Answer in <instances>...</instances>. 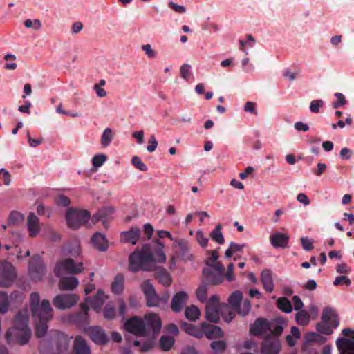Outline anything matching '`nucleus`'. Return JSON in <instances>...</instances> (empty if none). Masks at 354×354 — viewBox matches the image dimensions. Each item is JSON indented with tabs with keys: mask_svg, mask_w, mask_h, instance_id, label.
<instances>
[{
	"mask_svg": "<svg viewBox=\"0 0 354 354\" xmlns=\"http://www.w3.org/2000/svg\"><path fill=\"white\" fill-rule=\"evenodd\" d=\"M165 245H142L129 257V270L136 273L138 271L150 272L155 270L158 263H165L166 255L163 252Z\"/></svg>",
	"mask_w": 354,
	"mask_h": 354,
	"instance_id": "obj_1",
	"label": "nucleus"
},
{
	"mask_svg": "<svg viewBox=\"0 0 354 354\" xmlns=\"http://www.w3.org/2000/svg\"><path fill=\"white\" fill-rule=\"evenodd\" d=\"M30 306L32 318L35 322V334L38 337H44L48 330V322L53 317V309L50 301L44 299L40 304L38 292L30 294Z\"/></svg>",
	"mask_w": 354,
	"mask_h": 354,
	"instance_id": "obj_2",
	"label": "nucleus"
},
{
	"mask_svg": "<svg viewBox=\"0 0 354 354\" xmlns=\"http://www.w3.org/2000/svg\"><path fill=\"white\" fill-rule=\"evenodd\" d=\"M126 330L138 337H145L151 334L156 335L160 331L162 322L156 314L146 315L145 320L134 316L129 319L124 324Z\"/></svg>",
	"mask_w": 354,
	"mask_h": 354,
	"instance_id": "obj_3",
	"label": "nucleus"
},
{
	"mask_svg": "<svg viewBox=\"0 0 354 354\" xmlns=\"http://www.w3.org/2000/svg\"><path fill=\"white\" fill-rule=\"evenodd\" d=\"M339 326V320L335 311L330 308H325L322 312L321 322H319L316 328L317 330L324 335L333 333V328Z\"/></svg>",
	"mask_w": 354,
	"mask_h": 354,
	"instance_id": "obj_4",
	"label": "nucleus"
},
{
	"mask_svg": "<svg viewBox=\"0 0 354 354\" xmlns=\"http://www.w3.org/2000/svg\"><path fill=\"white\" fill-rule=\"evenodd\" d=\"M90 217V213L86 210L69 208L66 213L67 226L72 230H77L85 225Z\"/></svg>",
	"mask_w": 354,
	"mask_h": 354,
	"instance_id": "obj_5",
	"label": "nucleus"
},
{
	"mask_svg": "<svg viewBox=\"0 0 354 354\" xmlns=\"http://www.w3.org/2000/svg\"><path fill=\"white\" fill-rule=\"evenodd\" d=\"M83 270L82 263L76 264L73 259H66L57 262L54 268L55 274L60 277L65 272L77 274Z\"/></svg>",
	"mask_w": 354,
	"mask_h": 354,
	"instance_id": "obj_6",
	"label": "nucleus"
},
{
	"mask_svg": "<svg viewBox=\"0 0 354 354\" xmlns=\"http://www.w3.org/2000/svg\"><path fill=\"white\" fill-rule=\"evenodd\" d=\"M142 290L146 298V304L147 306H158L160 301L167 302L169 299V295H167L164 298L160 297L149 280H146L142 283Z\"/></svg>",
	"mask_w": 354,
	"mask_h": 354,
	"instance_id": "obj_7",
	"label": "nucleus"
},
{
	"mask_svg": "<svg viewBox=\"0 0 354 354\" xmlns=\"http://www.w3.org/2000/svg\"><path fill=\"white\" fill-rule=\"evenodd\" d=\"M344 336L348 337L353 334L350 339L338 338L336 345L340 354H354V330L349 328H344L342 331Z\"/></svg>",
	"mask_w": 354,
	"mask_h": 354,
	"instance_id": "obj_8",
	"label": "nucleus"
},
{
	"mask_svg": "<svg viewBox=\"0 0 354 354\" xmlns=\"http://www.w3.org/2000/svg\"><path fill=\"white\" fill-rule=\"evenodd\" d=\"M28 272L32 281H41L46 274V268L39 255L32 257L29 262Z\"/></svg>",
	"mask_w": 354,
	"mask_h": 354,
	"instance_id": "obj_9",
	"label": "nucleus"
},
{
	"mask_svg": "<svg viewBox=\"0 0 354 354\" xmlns=\"http://www.w3.org/2000/svg\"><path fill=\"white\" fill-rule=\"evenodd\" d=\"M88 310L89 308L86 304H81L80 310L71 314L68 317V321L85 330L90 322L88 315Z\"/></svg>",
	"mask_w": 354,
	"mask_h": 354,
	"instance_id": "obj_10",
	"label": "nucleus"
},
{
	"mask_svg": "<svg viewBox=\"0 0 354 354\" xmlns=\"http://www.w3.org/2000/svg\"><path fill=\"white\" fill-rule=\"evenodd\" d=\"M15 277V268L11 263L7 261L0 263V286L3 287L10 286Z\"/></svg>",
	"mask_w": 354,
	"mask_h": 354,
	"instance_id": "obj_11",
	"label": "nucleus"
},
{
	"mask_svg": "<svg viewBox=\"0 0 354 354\" xmlns=\"http://www.w3.org/2000/svg\"><path fill=\"white\" fill-rule=\"evenodd\" d=\"M79 300V297L73 293L60 294L53 300V305L57 309H68L75 306Z\"/></svg>",
	"mask_w": 354,
	"mask_h": 354,
	"instance_id": "obj_12",
	"label": "nucleus"
},
{
	"mask_svg": "<svg viewBox=\"0 0 354 354\" xmlns=\"http://www.w3.org/2000/svg\"><path fill=\"white\" fill-rule=\"evenodd\" d=\"M55 350L48 351L45 346L41 347V354H59L66 349L68 346V339L66 335L61 333H56L51 340Z\"/></svg>",
	"mask_w": 354,
	"mask_h": 354,
	"instance_id": "obj_13",
	"label": "nucleus"
},
{
	"mask_svg": "<svg viewBox=\"0 0 354 354\" xmlns=\"http://www.w3.org/2000/svg\"><path fill=\"white\" fill-rule=\"evenodd\" d=\"M85 333L93 342L98 345L106 344L109 340L105 330L100 326L87 327L85 329Z\"/></svg>",
	"mask_w": 354,
	"mask_h": 354,
	"instance_id": "obj_14",
	"label": "nucleus"
},
{
	"mask_svg": "<svg viewBox=\"0 0 354 354\" xmlns=\"http://www.w3.org/2000/svg\"><path fill=\"white\" fill-rule=\"evenodd\" d=\"M281 351V343L278 338L270 335H267L261 345V354H279Z\"/></svg>",
	"mask_w": 354,
	"mask_h": 354,
	"instance_id": "obj_15",
	"label": "nucleus"
},
{
	"mask_svg": "<svg viewBox=\"0 0 354 354\" xmlns=\"http://www.w3.org/2000/svg\"><path fill=\"white\" fill-rule=\"evenodd\" d=\"M223 272L224 268L221 270L205 268L203 270V274L205 277L204 282L208 286L219 284L223 280Z\"/></svg>",
	"mask_w": 354,
	"mask_h": 354,
	"instance_id": "obj_16",
	"label": "nucleus"
},
{
	"mask_svg": "<svg viewBox=\"0 0 354 354\" xmlns=\"http://www.w3.org/2000/svg\"><path fill=\"white\" fill-rule=\"evenodd\" d=\"M30 329L28 328V317L21 312H19L15 318L13 327L9 328L6 334V338L10 340V337L17 330Z\"/></svg>",
	"mask_w": 354,
	"mask_h": 354,
	"instance_id": "obj_17",
	"label": "nucleus"
},
{
	"mask_svg": "<svg viewBox=\"0 0 354 354\" xmlns=\"http://www.w3.org/2000/svg\"><path fill=\"white\" fill-rule=\"evenodd\" d=\"M271 330V324L266 319L257 318L250 328V333L254 336H261Z\"/></svg>",
	"mask_w": 354,
	"mask_h": 354,
	"instance_id": "obj_18",
	"label": "nucleus"
},
{
	"mask_svg": "<svg viewBox=\"0 0 354 354\" xmlns=\"http://www.w3.org/2000/svg\"><path fill=\"white\" fill-rule=\"evenodd\" d=\"M203 335H205L208 339H215L224 337V333L221 327L203 322L201 324Z\"/></svg>",
	"mask_w": 354,
	"mask_h": 354,
	"instance_id": "obj_19",
	"label": "nucleus"
},
{
	"mask_svg": "<svg viewBox=\"0 0 354 354\" xmlns=\"http://www.w3.org/2000/svg\"><path fill=\"white\" fill-rule=\"evenodd\" d=\"M188 299L187 294L184 291L176 292L171 300V308L175 313H178L182 310L184 305Z\"/></svg>",
	"mask_w": 354,
	"mask_h": 354,
	"instance_id": "obj_20",
	"label": "nucleus"
},
{
	"mask_svg": "<svg viewBox=\"0 0 354 354\" xmlns=\"http://www.w3.org/2000/svg\"><path fill=\"white\" fill-rule=\"evenodd\" d=\"M141 236V231L138 227H132L129 231L121 232V241L124 243H136Z\"/></svg>",
	"mask_w": 354,
	"mask_h": 354,
	"instance_id": "obj_21",
	"label": "nucleus"
},
{
	"mask_svg": "<svg viewBox=\"0 0 354 354\" xmlns=\"http://www.w3.org/2000/svg\"><path fill=\"white\" fill-rule=\"evenodd\" d=\"M27 228L30 237L37 236L40 232L39 218L35 213H29L27 217Z\"/></svg>",
	"mask_w": 354,
	"mask_h": 354,
	"instance_id": "obj_22",
	"label": "nucleus"
},
{
	"mask_svg": "<svg viewBox=\"0 0 354 354\" xmlns=\"http://www.w3.org/2000/svg\"><path fill=\"white\" fill-rule=\"evenodd\" d=\"M223 311L222 306H216L210 304H206L205 306V317L212 323H218L220 317L219 314Z\"/></svg>",
	"mask_w": 354,
	"mask_h": 354,
	"instance_id": "obj_23",
	"label": "nucleus"
},
{
	"mask_svg": "<svg viewBox=\"0 0 354 354\" xmlns=\"http://www.w3.org/2000/svg\"><path fill=\"white\" fill-rule=\"evenodd\" d=\"M155 279L165 286H169L172 282V279L169 272L162 267L155 268Z\"/></svg>",
	"mask_w": 354,
	"mask_h": 354,
	"instance_id": "obj_24",
	"label": "nucleus"
},
{
	"mask_svg": "<svg viewBox=\"0 0 354 354\" xmlns=\"http://www.w3.org/2000/svg\"><path fill=\"white\" fill-rule=\"evenodd\" d=\"M73 354H91V349L87 342L80 336H77L75 339Z\"/></svg>",
	"mask_w": 354,
	"mask_h": 354,
	"instance_id": "obj_25",
	"label": "nucleus"
},
{
	"mask_svg": "<svg viewBox=\"0 0 354 354\" xmlns=\"http://www.w3.org/2000/svg\"><path fill=\"white\" fill-rule=\"evenodd\" d=\"M261 281L266 292H271L273 291L274 283L272 272L270 270L265 269L262 271L261 274Z\"/></svg>",
	"mask_w": 354,
	"mask_h": 354,
	"instance_id": "obj_26",
	"label": "nucleus"
},
{
	"mask_svg": "<svg viewBox=\"0 0 354 354\" xmlns=\"http://www.w3.org/2000/svg\"><path fill=\"white\" fill-rule=\"evenodd\" d=\"M105 295L101 290H97V294L92 299L88 297L86 299V301L89 302L91 307L96 311H98L102 306L105 301Z\"/></svg>",
	"mask_w": 354,
	"mask_h": 354,
	"instance_id": "obj_27",
	"label": "nucleus"
},
{
	"mask_svg": "<svg viewBox=\"0 0 354 354\" xmlns=\"http://www.w3.org/2000/svg\"><path fill=\"white\" fill-rule=\"evenodd\" d=\"M78 284V279L75 277H62L59 283V287L60 290H73Z\"/></svg>",
	"mask_w": 354,
	"mask_h": 354,
	"instance_id": "obj_28",
	"label": "nucleus"
},
{
	"mask_svg": "<svg viewBox=\"0 0 354 354\" xmlns=\"http://www.w3.org/2000/svg\"><path fill=\"white\" fill-rule=\"evenodd\" d=\"M124 277L122 273H118L111 283V290L115 295H121L124 291Z\"/></svg>",
	"mask_w": 354,
	"mask_h": 354,
	"instance_id": "obj_29",
	"label": "nucleus"
},
{
	"mask_svg": "<svg viewBox=\"0 0 354 354\" xmlns=\"http://www.w3.org/2000/svg\"><path fill=\"white\" fill-rule=\"evenodd\" d=\"M12 335L16 336L17 340L21 345L27 344L31 337L30 329L17 330Z\"/></svg>",
	"mask_w": 354,
	"mask_h": 354,
	"instance_id": "obj_30",
	"label": "nucleus"
},
{
	"mask_svg": "<svg viewBox=\"0 0 354 354\" xmlns=\"http://www.w3.org/2000/svg\"><path fill=\"white\" fill-rule=\"evenodd\" d=\"M182 328L189 335L197 338L203 337L202 328H199L192 324L183 322L181 325Z\"/></svg>",
	"mask_w": 354,
	"mask_h": 354,
	"instance_id": "obj_31",
	"label": "nucleus"
},
{
	"mask_svg": "<svg viewBox=\"0 0 354 354\" xmlns=\"http://www.w3.org/2000/svg\"><path fill=\"white\" fill-rule=\"evenodd\" d=\"M113 208L111 207H104L100 209L93 216V221L96 223L100 220H103L113 213Z\"/></svg>",
	"mask_w": 354,
	"mask_h": 354,
	"instance_id": "obj_32",
	"label": "nucleus"
},
{
	"mask_svg": "<svg viewBox=\"0 0 354 354\" xmlns=\"http://www.w3.org/2000/svg\"><path fill=\"white\" fill-rule=\"evenodd\" d=\"M218 258V253L216 250L211 252V256L207 259L206 263L209 266L208 268H214V270H221L223 268L222 264L217 261Z\"/></svg>",
	"mask_w": 354,
	"mask_h": 354,
	"instance_id": "obj_33",
	"label": "nucleus"
},
{
	"mask_svg": "<svg viewBox=\"0 0 354 354\" xmlns=\"http://www.w3.org/2000/svg\"><path fill=\"white\" fill-rule=\"evenodd\" d=\"M243 299V294L241 292L237 290L232 292L229 297L228 301L230 304L234 308L238 309L241 304Z\"/></svg>",
	"mask_w": 354,
	"mask_h": 354,
	"instance_id": "obj_34",
	"label": "nucleus"
},
{
	"mask_svg": "<svg viewBox=\"0 0 354 354\" xmlns=\"http://www.w3.org/2000/svg\"><path fill=\"white\" fill-rule=\"evenodd\" d=\"M277 306L281 311L289 313L292 310L290 301L286 297H280L277 301Z\"/></svg>",
	"mask_w": 354,
	"mask_h": 354,
	"instance_id": "obj_35",
	"label": "nucleus"
},
{
	"mask_svg": "<svg viewBox=\"0 0 354 354\" xmlns=\"http://www.w3.org/2000/svg\"><path fill=\"white\" fill-rule=\"evenodd\" d=\"M185 315L187 319L195 321L198 318L200 315V310L198 307L192 305L185 308Z\"/></svg>",
	"mask_w": 354,
	"mask_h": 354,
	"instance_id": "obj_36",
	"label": "nucleus"
},
{
	"mask_svg": "<svg viewBox=\"0 0 354 354\" xmlns=\"http://www.w3.org/2000/svg\"><path fill=\"white\" fill-rule=\"evenodd\" d=\"M174 337L164 335L160 339V347L164 351H169L174 344Z\"/></svg>",
	"mask_w": 354,
	"mask_h": 354,
	"instance_id": "obj_37",
	"label": "nucleus"
},
{
	"mask_svg": "<svg viewBox=\"0 0 354 354\" xmlns=\"http://www.w3.org/2000/svg\"><path fill=\"white\" fill-rule=\"evenodd\" d=\"M221 225L218 224L215 227V228L209 234L212 241L216 242L217 243H224V237L223 233L221 232Z\"/></svg>",
	"mask_w": 354,
	"mask_h": 354,
	"instance_id": "obj_38",
	"label": "nucleus"
},
{
	"mask_svg": "<svg viewBox=\"0 0 354 354\" xmlns=\"http://www.w3.org/2000/svg\"><path fill=\"white\" fill-rule=\"evenodd\" d=\"M289 241V236L287 234L275 233L270 236V243H287Z\"/></svg>",
	"mask_w": 354,
	"mask_h": 354,
	"instance_id": "obj_39",
	"label": "nucleus"
},
{
	"mask_svg": "<svg viewBox=\"0 0 354 354\" xmlns=\"http://www.w3.org/2000/svg\"><path fill=\"white\" fill-rule=\"evenodd\" d=\"M113 138V131L110 128H106L104 130L101 137V144L103 147L109 146Z\"/></svg>",
	"mask_w": 354,
	"mask_h": 354,
	"instance_id": "obj_40",
	"label": "nucleus"
},
{
	"mask_svg": "<svg viewBox=\"0 0 354 354\" xmlns=\"http://www.w3.org/2000/svg\"><path fill=\"white\" fill-rule=\"evenodd\" d=\"M304 337L307 342H317L319 344H324L326 341V337L313 332L306 333Z\"/></svg>",
	"mask_w": 354,
	"mask_h": 354,
	"instance_id": "obj_41",
	"label": "nucleus"
},
{
	"mask_svg": "<svg viewBox=\"0 0 354 354\" xmlns=\"http://www.w3.org/2000/svg\"><path fill=\"white\" fill-rule=\"evenodd\" d=\"M310 315L306 310H301L296 315V322L298 324L306 326L308 324Z\"/></svg>",
	"mask_w": 354,
	"mask_h": 354,
	"instance_id": "obj_42",
	"label": "nucleus"
},
{
	"mask_svg": "<svg viewBox=\"0 0 354 354\" xmlns=\"http://www.w3.org/2000/svg\"><path fill=\"white\" fill-rule=\"evenodd\" d=\"M207 286L208 285L203 281V283L196 290V297L202 303H204L207 301Z\"/></svg>",
	"mask_w": 354,
	"mask_h": 354,
	"instance_id": "obj_43",
	"label": "nucleus"
},
{
	"mask_svg": "<svg viewBox=\"0 0 354 354\" xmlns=\"http://www.w3.org/2000/svg\"><path fill=\"white\" fill-rule=\"evenodd\" d=\"M133 345L137 347H140V351L141 352H147L151 350L153 346V342L152 340L147 339L141 343L138 340H135L133 342Z\"/></svg>",
	"mask_w": 354,
	"mask_h": 354,
	"instance_id": "obj_44",
	"label": "nucleus"
},
{
	"mask_svg": "<svg viewBox=\"0 0 354 354\" xmlns=\"http://www.w3.org/2000/svg\"><path fill=\"white\" fill-rule=\"evenodd\" d=\"M8 297L6 292H0V313L4 314L8 310Z\"/></svg>",
	"mask_w": 354,
	"mask_h": 354,
	"instance_id": "obj_45",
	"label": "nucleus"
},
{
	"mask_svg": "<svg viewBox=\"0 0 354 354\" xmlns=\"http://www.w3.org/2000/svg\"><path fill=\"white\" fill-rule=\"evenodd\" d=\"M24 220V215L17 211H13L9 216V223L12 225H18Z\"/></svg>",
	"mask_w": 354,
	"mask_h": 354,
	"instance_id": "obj_46",
	"label": "nucleus"
},
{
	"mask_svg": "<svg viewBox=\"0 0 354 354\" xmlns=\"http://www.w3.org/2000/svg\"><path fill=\"white\" fill-rule=\"evenodd\" d=\"M107 156L105 154H97L92 158V164L95 167H100L106 161Z\"/></svg>",
	"mask_w": 354,
	"mask_h": 354,
	"instance_id": "obj_47",
	"label": "nucleus"
},
{
	"mask_svg": "<svg viewBox=\"0 0 354 354\" xmlns=\"http://www.w3.org/2000/svg\"><path fill=\"white\" fill-rule=\"evenodd\" d=\"M210 346L216 352H224L226 349L227 344L223 340L213 341L210 344Z\"/></svg>",
	"mask_w": 354,
	"mask_h": 354,
	"instance_id": "obj_48",
	"label": "nucleus"
},
{
	"mask_svg": "<svg viewBox=\"0 0 354 354\" xmlns=\"http://www.w3.org/2000/svg\"><path fill=\"white\" fill-rule=\"evenodd\" d=\"M221 315L225 322H231L235 316V313L234 311L230 309V308L227 305L223 306V311L221 312Z\"/></svg>",
	"mask_w": 354,
	"mask_h": 354,
	"instance_id": "obj_49",
	"label": "nucleus"
},
{
	"mask_svg": "<svg viewBox=\"0 0 354 354\" xmlns=\"http://www.w3.org/2000/svg\"><path fill=\"white\" fill-rule=\"evenodd\" d=\"M104 317L108 319H112L115 317V310L113 306L106 304L103 310Z\"/></svg>",
	"mask_w": 354,
	"mask_h": 354,
	"instance_id": "obj_50",
	"label": "nucleus"
},
{
	"mask_svg": "<svg viewBox=\"0 0 354 354\" xmlns=\"http://www.w3.org/2000/svg\"><path fill=\"white\" fill-rule=\"evenodd\" d=\"M131 162L133 166L142 171H147V166L141 160V159L138 156H133Z\"/></svg>",
	"mask_w": 354,
	"mask_h": 354,
	"instance_id": "obj_51",
	"label": "nucleus"
},
{
	"mask_svg": "<svg viewBox=\"0 0 354 354\" xmlns=\"http://www.w3.org/2000/svg\"><path fill=\"white\" fill-rule=\"evenodd\" d=\"M91 243H108L106 236L100 232L95 233L91 237Z\"/></svg>",
	"mask_w": 354,
	"mask_h": 354,
	"instance_id": "obj_52",
	"label": "nucleus"
},
{
	"mask_svg": "<svg viewBox=\"0 0 354 354\" xmlns=\"http://www.w3.org/2000/svg\"><path fill=\"white\" fill-rule=\"evenodd\" d=\"M0 179H1L3 183L7 186L10 185L12 180L10 174L5 169H0Z\"/></svg>",
	"mask_w": 354,
	"mask_h": 354,
	"instance_id": "obj_53",
	"label": "nucleus"
},
{
	"mask_svg": "<svg viewBox=\"0 0 354 354\" xmlns=\"http://www.w3.org/2000/svg\"><path fill=\"white\" fill-rule=\"evenodd\" d=\"M335 96L337 98V100L333 103V106L334 109H338L346 104L345 96L342 93H336Z\"/></svg>",
	"mask_w": 354,
	"mask_h": 354,
	"instance_id": "obj_54",
	"label": "nucleus"
},
{
	"mask_svg": "<svg viewBox=\"0 0 354 354\" xmlns=\"http://www.w3.org/2000/svg\"><path fill=\"white\" fill-rule=\"evenodd\" d=\"M250 308H251L250 301L248 299H245V300H244L242 306L241 307L239 306V308L236 310H238L239 314H240L243 316H245L246 315L248 314Z\"/></svg>",
	"mask_w": 354,
	"mask_h": 354,
	"instance_id": "obj_55",
	"label": "nucleus"
},
{
	"mask_svg": "<svg viewBox=\"0 0 354 354\" xmlns=\"http://www.w3.org/2000/svg\"><path fill=\"white\" fill-rule=\"evenodd\" d=\"M324 106V102L322 100H314L310 102V110L311 112L317 113L319 109Z\"/></svg>",
	"mask_w": 354,
	"mask_h": 354,
	"instance_id": "obj_56",
	"label": "nucleus"
},
{
	"mask_svg": "<svg viewBox=\"0 0 354 354\" xmlns=\"http://www.w3.org/2000/svg\"><path fill=\"white\" fill-rule=\"evenodd\" d=\"M351 281L345 275L337 277L333 282V285L335 286L345 284L347 286H350Z\"/></svg>",
	"mask_w": 354,
	"mask_h": 354,
	"instance_id": "obj_57",
	"label": "nucleus"
},
{
	"mask_svg": "<svg viewBox=\"0 0 354 354\" xmlns=\"http://www.w3.org/2000/svg\"><path fill=\"white\" fill-rule=\"evenodd\" d=\"M190 65L184 64L180 68V73L182 78L188 80L191 76Z\"/></svg>",
	"mask_w": 354,
	"mask_h": 354,
	"instance_id": "obj_58",
	"label": "nucleus"
},
{
	"mask_svg": "<svg viewBox=\"0 0 354 354\" xmlns=\"http://www.w3.org/2000/svg\"><path fill=\"white\" fill-rule=\"evenodd\" d=\"M143 232L146 236V240H150L154 232V228L150 223H145L143 225Z\"/></svg>",
	"mask_w": 354,
	"mask_h": 354,
	"instance_id": "obj_59",
	"label": "nucleus"
},
{
	"mask_svg": "<svg viewBox=\"0 0 354 354\" xmlns=\"http://www.w3.org/2000/svg\"><path fill=\"white\" fill-rule=\"evenodd\" d=\"M24 26L26 28L33 27L35 30H39L41 26V24L39 19H35L34 21H32L30 19H28L24 21Z\"/></svg>",
	"mask_w": 354,
	"mask_h": 354,
	"instance_id": "obj_60",
	"label": "nucleus"
},
{
	"mask_svg": "<svg viewBox=\"0 0 354 354\" xmlns=\"http://www.w3.org/2000/svg\"><path fill=\"white\" fill-rule=\"evenodd\" d=\"M158 146V142L154 135H151L149 140V145L147 147V149L149 152H153Z\"/></svg>",
	"mask_w": 354,
	"mask_h": 354,
	"instance_id": "obj_61",
	"label": "nucleus"
},
{
	"mask_svg": "<svg viewBox=\"0 0 354 354\" xmlns=\"http://www.w3.org/2000/svg\"><path fill=\"white\" fill-rule=\"evenodd\" d=\"M244 111L245 112L251 113L255 115L258 114L256 110V104L252 102H247L244 105Z\"/></svg>",
	"mask_w": 354,
	"mask_h": 354,
	"instance_id": "obj_62",
	"label": "nucleus"
},
{
	"mask_svg": "<svg viewBox=\"0 0 354 354\" xmlns=\"http://www.w3.org/2000/svg\"><path fill=\"white\" fill-rule=\"evenodd\" d=\"M353 154V151L347 148L344 147L341 149L339 155L342 160H348L351 158V156Z\"/></svg>",
	"mask_w": 354,
	"mask_h": 354,
	"instance_id": "obj_63",
	"label": "nucleus"
},
{
	"mask_svg": "<svg viewBox=\"0 0 354 354\" xmlns=\"http://www.w3.org/2000/svg\"><path fill=\"white\" fill-rule=\"evenodd\" d=\"M57 203L59 205L67 207L70 205L71 201L68 197L64 195H59L57 198Z\"/></svg>",
	"mask_w": 354,
	"mask_h": 354,
	"instance_id": "obj_64",
	"label": "nucleus"
}]
</instances>
